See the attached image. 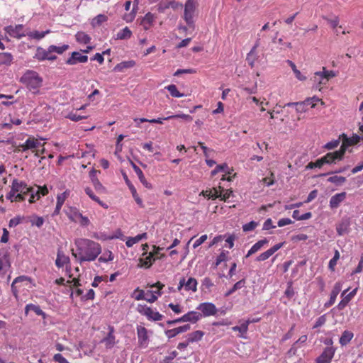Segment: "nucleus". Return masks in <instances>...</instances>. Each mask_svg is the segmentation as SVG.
Wrapping results in <instances>:
<instances>
[{"label": "nucleus", "instance_id": "f3484780", "mask_svg": "<svg viewBox=\"0 0 363 363\" xmlns=\"http://www.w3.org/2000/svg\"><path fill=\"white\" fill-rule=\"evenodd\" d=\"M268 240L264 238L263 240H261L258 242H257L255 244L252 245V247L250 249V250L247 252L245 257H249L250 255L256 253L257 251H259L264 245H267L268 243Z\"/></svg>", "mask_w": 363, "mask_h": 363}, {"label": "nucleus", "instance_id": "5701e85b", "mask_svg": "<svg viewBox=\"0 0 363 363\" xmlns=\"http://www.w3.org/2000/svg\"><path fill=\"white\" fill-rule=\"evenodd\" d=\"M147 235L146 233H142V234H139L135 237H130L129 238L125 244L128 247H132L134 244L138 242L139 241H140L141 240L143 239H147Z\"/></svg>", "mask_w": 363, "mask_h": 363}, {"label": "nucleus", "instance_id": "7ed1b4c3", "mask_svg": "<svg viewBox=\"0 0 363 363\" xmlns=\"http://www.w3.org/2000/svg\"><path fill=\"white\" fill-rule=\"evenodd\" d=\"M196 0H187L185 3L184 19L190 28L194 29V16L196 10Z\"/></svg>", "mask_w": 363, "mask_h": 363}, {"label": "nucleus", "instance_id": "2f4dec72", "mask_svg": "<svg viewBox=\"0 0 363 363\" xmlns=\"http://www.w3.org/2000/svg\"><path fill=\"white\" fill-rule=\"evenodd\" d=\"M245 280L244 279L238 281V282H236L234 286L229 290L225 294V297H228L229 296H230L231 294H233L235 291L238 290V289H242V287L245 286Z\"/></svg>", "mask_w": 363, "mask_h": 363}, {"label": "nucleus", "instance_id": "8fccbe9b", "mask_svg": "<svg viewBox=\"0 0 363 363\" xmlns=\"http://www.w3.org/2000/svg\"><path fill=\"white\" fill-rule=\"evenodd\" d=\"M113 259V255L109 250L105 251L103 255L99 258V261L101 262H107Z\"/></svg>", "mask_w": 363, "mask_h": 363}, {"label": "nucleus", "instance_id": "de8ad7c7", "mask_svg": "<svg viewBox=\"0 0 363 363\" xmlns=\"http://www.w3.org/2000/svg\"><path fill=\"white\" fill-rule=\"evenodd\" d=\"M328 181L329 182L333 183L336 185H341L346 181V179H345V177H342V176L335 175V176L330 177L328 179Z\"/></svg>", "mask_w": 363, "mask_h": 363}, {"label": "nucleus", "instance_id": "39448f33", "mask_svg": "<svg viewBox=\"0 0 363 363\" xmlns=\"http://www.w3.org/2000/svg\"><path fill=\"white\" fill-rule=\"evenodd\" d=\"M4 30L11 37L18 39L27 35V33L23 30V26L21 24L15 26H9L4 28Z\"/></svg>", "mask_w": 363, "mask_h": 363}, {"label": "nucleus", "instance_id": "4468645a", "mask_svg": "<svg viewBox=\"0 0 363 363\" xmlns=\"http://www.w3.org/2000/svg\"><path fill=\"white\" fill-rule=\"evenodd\" d=\"M190 328H191L190 325L186 324L184 325H182V326H180V327H178V328H176L174 329L167 330L165 332V334L168 338H172V337H175L177 335H178L179 333L186 332L187 330H190Z\"/></svg>", "mask_w": 363, "mask_h": 363}, {"label": "nucleus", "instance_id": "c756f323", "mask_svg": "<svg viewBox=\"0 0 363 363\" xmlns=\"http://www.w3.org/2000/svg\"><path fill=\"white\" fill-rule=\"evenodd\" d=\"M27 279V277H25V276H21V277H16L13 281V283L11 284V291L13 294V296H15V298L17 299L18 296V291L17 289V287L16 286V284L19 283V282H21V281H23Z\"/></svg>", "mask_w": 363, "mask_h": 363}, {"label": "nucleus", "instance_id": "b1692460", "mask_svg": "<svg viewBox=\"0 0 363 363\" xmlns=\"http://www.w3.org/2000/svg\"><path fill=\"white\" fill-rule=\"evenodd\" d=\"M135 65V62L133 60L130 61H124L118 65H116L113 69L116 72H123L125 69H128L133 67Z\"/></svg>", "mask_w": 363, "mask_h": 363}, {"label": "nucleus", "instance_id": "58836bf2", "mask_svg": "<svg viewBox=\"0 0 363 363\" xmlns=\"http://www.w3.org/2000/svg\"><path fill=\"white\" fill-rule=\"evenodd\" d=\"M314 82L318 83V85L316 86V88L320 90V86L321 84H326L328 82H326V79L323 78V75L322 74V72H316L315 73L314 76Z\"/></svg>", "mask_w": 363, "mask_h": 363}, {"label": "nucleus", "instance_id": "e433bc0d", "mask_svg": "<svg viewBox=\"0 0 363 363\" xmlns=\"http://www.w3.org/2000/svg\"><path fill=\"white\" fill-rule=\"evenodd\" d=\"M186 291H192L196 292L197 290V281L194 278L190 277L185 284Z\"/></svg>", "mask_w": 363, "mask_h": 363}, {"label": "nucleus", "instance_id": "79ce46f5", "mask_svg": "<svg viewBox=\"0 0 363 363\" xmlns=\"http://www.w3.org/2000/svg\"><path fill=\"white\" fill-rule=\"evenodd\" d=\"M108 20L106 16L104 14H99L95 18L92 19L91 25L94 27L100 26L102 23L106 22Z\"/></svg>", "mask_w": 363, "mask_h": 363}, {"label": "nucleus", "instance_id": "4d7b16f0", "mask_svg": "<svg viewBox=\"0 0 363 363\" xmlns=\"http://www.w3.org/2000/svg\"><path fill=\"white\" fill-rule=\"evenodd\" d=\"M258 225V223L255 221H251L248 223L245 224L242 226V230L245 232H249L253 230Z\"/></svg>", "mask_w": 363, "mask_h": 363}, {"label": "nucleus", "instance_id": "f257e3e1", "mask_svg": "<svg viewBox=\"0 0 363 363\" xmlns=\"http://www.w3.org/2000/svg\"><path fill=\"white\" fill-rule=\"evenodd\" d=\"M76 251L72 250V255L79 264L94 261L101 253L99 243L86 238H77L74 240Z\"/></svg>", "mask_w": 363, "mask_h": 363}, {"label": "nucleus", "instance_id": "bb28decb", "mask_svg": "<svg viewBox=\"0 0 363 363\" xmlns=\"http://www.w3.org/2000/svg\"><path fill=\"white\" fill-rule=\"evenodd\" d=\"M29 311H33L36 315L45 316V313L40 309L38 306L34 304H28L25 308V313L28 314Z\"/></svg>", "mask_w": 363, "mask_h": 363}, {"label": "nucleus", "instance_id": "473e14b6", "mask_svg": "<svg viewBox=\"0 0 363 363\" xmlns=\"http://www.w3.org/2000/svg\"><path fill=\"white\" fill-rule=\"evenodd\" d=\"M13 60V56L9 52L0 53V65H10Z\"/></svg>", "mask_w": 363, "mask_h": 363}, {"label": "nucleus", "instance_id": "ea45409f", "mask_svg": "<svg viewBox=\"0 0 363 363\" xmlns=\"http://www.w3.org/2000/svg\"><path fill=\"white\" fill-rule=\"evenodd\" d=\"M312 214L311 212L306 213L304 214H300L299 211L295 210L293 212L292 216L294 219L297 220H303L309 219L311 217Z\"/></svg>", "mask_w": 363, "mask_h": 363}, {"label": "nucleus", "instance_id": "6e6552de", "mask_svg": "<svg viewBox=\"0 0 363 363\" xmlns=\"http://www.w3.org/2000/svg\"><path fill=\"white\" fill-rule=\"evenodd\" d=\"M197 309L201 311L204 316L214 315L217 313L216 306L213 303L208 302L199 304Z\"/></svg>", "mask_w": 363, "mask_h": 363}, {"label": "nucleus", "instance_id": "1a4fd4ad", "mask_svg": "<svg viewBox=\"0 0 363 363\" xmlns=\"http://www.w3.org/2000/svg\"><path fill=\"white\" fill-rule=\"evenodd\" d=\"M340 138L342 139V144L340 149L344 150V153H345L349 146L357 144L360 140V137L357 135H354L352 137L348 138L345 134H342Z\"/></svg>", "mask_w": 363, "mask_h": 363}, {"label": "nucleus", "instance_id": "20e7f679", "mask_svg": "<svg viewBox=\"0 0 363 363\" xmlns=\"http://www.w3.org/2000/svg\"><path fill=\"white\" fill-rule=\"evenodd\" d=\"M137 311L140 314L145 315L148 320H160L163 318L162 314L157 311H153L146 305L138 304L137 306Z\"/></svg>", "mask_w": 363, "mask_h": 363}, {"label": "nucleus", "instance_id": "aec40b11", "mask_svg": "<svg viewBox=\"0 0 363 363\" xmlns=\"http://www.w3.org/2000/svg\"><path fill=\"white\" fill-rule=\"evenodd\" d=\"M35 57L38 60H40V61L45 60H55L57 58V57H48L47 50H45L41 48H38L37 49Z\"/></svg>", "mask_w": 363, "mask_h": 363}, {"label": "nucleus", "instance_id": "cd10ccee", "mask_svg": "<svg viewBox=\"0 0 363 363\" xmlns=\"http://www.w3.org/2000/svg\"><path fill=\"white\" fill-rule=\"evenodd\" d=\"M85 193L89 196L91 199L93 201L97 202L101 206H102L104 208H108V205L104 203L103 201H101L99 197H97L93 192V191L89 188L86 187L85 189Z\"/></svg>", "mask_w": 363, "mask_h": 363}, {"label": "nucleus", "instance_id": "9d476101", "mask_svg": "<svg viewBox=\"0 0 363 363\" xmlns=\"http://www.w3.org/2000/svg\"><path fill=\"white\" fill-rule=\"evenodd\" d=\"M87 60L88 57L86 55H82L79 52H73L71 57L67 60L66 63L67 65H76L77 62L85 63Z\"/></svg>", "mask_w": 363, "mask_h": 363}, {"label": "nucleus", "instance_id": "c85d7f7f", "mask_svg": "<svg viewBox=\"0 0 363 363\" xmlns=\"http://www.w3.org/2000/svg\"><path fill=\"white\" fill-rule=\"evenodd\" d=\"M155 261V259L153 258V254L152 252H150L148 255L146 256L145 258H141L140 259V267H144L146 268L150 267L152 262Z\"/></svg>", "mask_w": 363, "mask_h": 363}, {"label": "nucleus", "instance_id": "412c9836", "mask_svg": "<svg viewBox=\"0 0 363 363\" xmlns=\"http://www.w3.org/2000/svg\"><path fill=\"white\" fill-rule=\"evenodd\" d=\"M11 189L16 194L23 193L26 189V184L23 182H19L18 179H13L11 184Z\"/></svg>", "mask_w": 363, "mask_h": 363}, {"label": "nucleus", "instance_id": "dca6fc26", "mask_svg": "<svg viewBox=\"0 0 363 363\" xmlns=\"http://www.w3.org/2000/svg\"><path fill=\"white\" fill-rule=\"evenodd\" d=\"M96 171L93 170L90 172V177L95 189L99 193L104 194L106 192V188L102 185L99 180L95 177Z\"/></svg>", "mask_w": 363, "mask_h": 363}, {"label": "nucleus", "instance_id": "680f3d73", "mask_svg": "<svg viewBox=\"0 0 363 363\" xmlns=\"http://www.w3.org/2000/svg\"><path fill=\"white\" fill-rule=\"evenodd\" d=\"M67 118L70 119L72 121H79L82 119H85L87 118L86 116H80L77 114L76 113H70L67 116Z\"/></svg>", "mask_w": 363, "mask_h": 363}, {"label": "nucleus", "instance_id": "e2e57ef3", "mask_svg": "<svg viewBox=\"0 0 363 363\" xmlns=\"http://www.w3.org/2000/svg\"><path fill=\"white\" fill-rule=\"evenodd\" d=\"M272 255V252L269 251V250L261 253L257 257V261L261 262L267 260L268 258H269Z\"/></svg>", "mask_w": 363, "mask_h": 363}, {"label": "nucleus", "instance_id": "a211bd4d", "mask_svg": "<svg viewBox=\"0 0 363 363\" xmlns=\"http://www.w3.org/2000/svg\"><path fill=\"white\" fill-rule=\"evenodd\" d=\"M8 265L7 253L4 249L0 250V275L5 273L6 267Z\"/></svg>", "mask_w": 363, "mask_h": 363}, {"label": "nucleus", "instance_id": "13d9d810", "mask_svg": "<svg viewBox=\"0 0 363 363\" xmlns=\"http://www.w3.org/2000/svg\"><path fill=\"white\" fill-rule=\"evenodd\" d=\"M228 251H223L217 257L216 262V266L219 265L221 262H225L228 259Z\"/></svg>", "mask_w": 363, "mask_h": 363}, {"label": "nucleus", "instance_id": "bf43d9fd", "mask_svg": "<svg viewBox=\"0 0 363 363\" xmlns=\"http://www.w3.org/2000/svg\"><path fill=\"white\" fill-rule=\"evenodd\" d=\"M232 329L233 331H239L240 333L245 334L247 333L248 327L246 323L243 322L240 324V325L234 326Z\"/></svg>", "mask_w": 363, "mask_h": 363}, {"label": "nucleus", "instance_id": "6e6d98bb", "mask_svg": "<svg viewBox=\"0 0 363 363\" xmlns=\"http://www.w3.org/2000/svg\"><path fill=\"white\" fill-rule=\"evenodd\" d=\"M322 74L323 75V78L326 79V82H328V80L331 78H333L335 77V72L332 70H327L325 67H323Z\"/></svg>", "mask_w": 363, "mask_h": 363}, {"label": "nucleus", "instance_id": "ddd939ff", "mask_svg": "<svg viewBox=\"0 0 363 363\" xmlns=\"http://www.w3.org/2000/svg\"><path fill=\"white\" fill-rule=\"evenodd\" d=\"M350 222L348 218H343L336 226V230L339 235H343L348 233Z\"/></svg>", "mask_w": 363, "mask_h": 363}, {"label": "nucleus", "instance_id": "a18cd8bd", "mask_svg": "<svg viewBox=\"0 0 363 363\" xmlns=\"http://www.w3.org/2000/svg\"><path fill=\"white\" fill-rule=\"evenodd\" d=\"M287 63H288V64L290 65V67H291V69H292V70H293L294 73V74H295V75H296V77L298 79H299V80H301V81H303V80H305V79H306V77H303V76L301 74V72H300L298 69H297L296 65H295L292 61H291V60H287Z\"/></svg>", "mask_w": 363, "mask_h": 363}, {"label": "nucleus", "instance_id": "2eb2a0df", "mask_svg": "<svg viewBox=\"0 0 363 363\" xmlns=\"http://www.w3.org/2000/svg\"><path fill=\"white\" fill-rule=\"evenodd\" d=\"M131 162V165L135 171V172L136 173V174L138 175V179L140 180V182L147 189H151L152 188V185L147 182V181L146 180L142 170L135 164L133 163V162Z\"/></svg>", "mask_w": 363, "mask_h": 363}, {"label": "nucleus", "instance_id": "603ef678", "mask_svg": "<svg viewBox=\"0 0 363 363\" xmlns=\"http://www.w3.org/2000/svg\"><path fill=\"white\" fill-rule=\"evenodd\" d=\"M340 258V253L337 250H335L333 257L330 260L328 267L331 270H334L337 262Z\"/></svg>", "mask_w": 363, "mask_h": 363}, {"label": "nucleus", "instance_id": "7c9ffc66", "mask_svg": "<svg viewBox=\"0 0 363 363\" xmlns=\"http://www.w3.org/2000/svg\"><path fill=\"white\" fill-rule=\"evenodd\" d=\"M203 333L201 330H196L187 335L189 342H194L200 340L203 336Z\"/></svg>", "mask_w": 363, "mask_h": 363}, {"label": "nucleus", "instance_id": "423d86ee", "mask_svg": "<svg viewBox=\"0 0 363 363\" xmlns=\"http://www.w3.org/2000/svg\"><path fill=\"white\" fill-rule=\"evenodd\" d=\"M344 150L340 149L337 151L333 152H329L325 156L322 157L325 164L335 163L336 161H340L344 156Z\"/></svg>", "mask_w": 363, "mask_h": 363}, {"label": "nucleus", "instance_id": "9b49d317", "mask_svg": "<svg viewBox=\"0 0 363 363\" xmlns=\"http://www.w3.org/2000/svg\"><path fill=\"white\" fill-rule=\"evenodd\" d=\"M346 198V193L341 192L336 194L330 198V207L332 209L337 208L340 203H342Z\"/></svg>", "mask_w": 363, "mask_h": 363}, {"label": "nucleus", "instance_id": "393cba45", "mask_svg": "<svg viewBox=\"0 0 363 363\" xmlns=\"http://www.w3.org/2000/svg\"><path fill=\"white\" fill-rule=\"evenodd\" d=\"M353 336L354 335L352 332L349 330H345L340 338V344L342 346L346 345L351 341Z\"/></svg>", "mask_w": 363, "mask_h": 363}, {"label": "nucleus", "instance_id": "f03ea898", "mask_svg": "<svg viewBox=\"0 0 363 363\" xmlns=\"http://www.w3.org/2000/svg\"><path fill=\"white\" fill-rule=\"evenodd\" d=\"M20 82L33 94H38L42 86L43 79L33 70H27L20 79Z\"/></svg>", "mask_w": 363, "mask_h": 363}, {"label": "nucleus", "instance_id": "a878e982", "mask_svg": "<svg viewBox=\"0 0 363 363\" xmlns=\"http://www.w3.org/2000/svg\"><path fill=\"white\" fill-rule=\"evenodd\" d=\"M201 315L196 311H190L184 314L186 322L196 323L201 318Z\"/></svg>", "mask_w": 363, "mask_h": 363}, {"label": "nucleus", "instance_id": "052dcab7", "mask_svg": "<svg viewBox=\"0 0 363 363\" xmlns=\"http://www.w3.org/2000/svg\"><path fill=\"white\" fill-rule=\"evenodd\" d=\"M228 169V167L226 164L218 165L216 167V169L211 172V174L213 176V175H216L218 172H222V171H224L226 173H230L229 171H227Z\"/></svg>", "mask_w": 363, "mask_h": 363}, {"label": "nucleus", "instance_id": "864d4df0", "mask_svg": "<svg viewBox=\"0 0 363 363\" xmlns=\"http://www.w3.org/2000/svg\"><path fill=\"white\" fill-rule=\"evenodd\" d=\"M130 189L131 191L132 195L135 201V202L140 206L143 207V201L142 199L138 196L136 189L133 186H129Z\"/></svg>", "mask_w": 363, "mask_h": 363}, {"label": "nucleus", "instance_id": "3c124183", "mask_svg": "<svg viewBox=\"0 0 363 363\" xmlns=\"http://www.w3.org/2000/svg\"><path fill=\"white\" fill-rule=\"evenodd\" d=\"M134 121L135 122H140V123H144V122H149L150 123H160V124H162L163 123V121H165L163 118H158L157 119H151V120H149V119H146L145 118H135Z\"/></svg>", "mask_w": 363, "mask_h": 363}, {"label": "nucleus", "instance_id": "0eeeda50", "mask_svg": "<svg viewBox=\"0 0 363 363\" xmlns=\"http://www.w3.org/2000/svg\"><path fill=\"white\" fill-rule=\"evenodd\" d=\"M335 354V349L331 347H326L322 354L316 359V363H330Z\"/></svg>", "mask_w": 363, "mask_h": 363}, {"label": "nucleus", "instance_id": "49530a36", "mask_svg": "<svg viewBox=\"0 0 363 363\" xmlns=\"http://www.w3.org/2000/svg\"><path fill=\"white\" fill-rule=\"evenodd\" d=\"M174 97H182L184 94L180 93L174 84H171L165 87Z\"/></svg>", "mask_w": 363, "mask_h": 363}, {"label": "nucleus", "instance_id": "c03bdc74", "mask_svg": "<svg viewBox=\"0 0 363 363\" xmlns=\"http://www.w3.org/2000/svg\"><path fill=\"white\" fill-rule=\"evenodd\" d=\"M287 106H295L296 110L299 113L306 112L308 109L306 108V106L303 103V101L301 102H294V103H288L286 104Z\"/></svg>", "mask_w": 363, "mask_h": 363}, {"label": "nucleus", "instance_id": "6ab92c4d", "mask_svg": "<svg viewBox=\"0 0 363 363\" xmlns=\"http://www.w3.org/2000/svg\"><path fill=\"white\" fill-rule=\"evenodd\" d=\"M69 262L68 256L65 255L61 250H58L55 264L58 268L63 267L64 265Z\"/></svg>", "mask_w": 363, "mask_h": 363}, {"label": "nucleus", "instance_id": "f8f14e48", "mask_svg": "<svg viewBox=\"0 0 363 363\" xmlns=\"http://www.w3.org/2000/svg\"><path fill=\"white\" fill-rule=\"evenodd\" d=\"M341 289L342 284L340 282H337L331 291L330 300L325 304V307H330L334 304L336 298Z\"/></svg>", "mask_w": 363, "mask_h": 363}, {"label": "nucleus", "instance_id": "c9c22d12", "mask_svg": "<svg viewBox=\"0 0 363 363\" xmlns=\"http://www.w3.org/2000/svg\"><path fill=\"white\" fill-rule=\"evenodd\" d=\"M131 30L128 27H125L123 29L121 30L119 32H118L116 35V38L120 40L128 39L131 37Z\"/></svg>", "mask_w": 363, "mask_h": 363}, {"label": "nucleus", "instance_id": "09e8293b", "mask_svg": "<svg viewBox=\"0 0 363 363\" xmlns=\"http://www.w3.org/2000/svg\"><path fill=\"white\" fill-rule=\"evenodd\" d=\"M49 33V30H46L45 32H39V31H32L27 33V35L30 38H34V39H42L45 37V35Z\"/></svg>", "mask_w": 363, "mask_h": 363}, {"label": "nucleus", "instance_id": "72a5a7b5", "mask_svg": "<svg viewBox=\"0 0 363 363\" xmlns=\"http://www.w3.org/2000/svg\"><path fill=\"white\" fill-rule=\"evenodd\" d=\"M154 21V16L151 13H147L141 21V24L145 30H147Z\"/></svg>", "mask_w": 363, "mask_h": 363}, {"label": "nucleus", "instance_id": "4be33fe9", "mask_svg": "<svg viewBox=\"0 0 363 363\" xmlns=\"http://www.w3.org/2000/svg\"><path fill=\"white\" fill-rule=\"evenodd\" d=\"M110 331L108 335L103 339L102 342L105 343L106 346L108 348L112 347L115 345V337L113 335V328H109Z\"/></svg>", "mask_w": 363, "mask_h": 363}, {"label": "nucleus", "instance_id": "69168bd1", "mask_svg": "<svg viewBox=\"0 0 363 363\" xmlns=\"http://www.w3.org/2000/svg\"><path fill=\"white\" fill-rule=\"evenodd\" d=\"M340 144V139L335 140L326 143L324 146L325 149L333 150L336 148Z\"/></svg>", "mask_w": 363, "mask_h": 363}, {"label": "nucleus", "instance_id": "4c0bfd02", "mask_svg": "<svg viewBox=\"0 0 363 363\" xmlns=\"http://www.w3.org/2000/svg\"><path fill=\"white\" fill-rule=\"evenodd\" d=\"M25 143L26 148H28L29 150L35 149L40 145V143L33 137H29Z\"/></svg>", "mask_w": 363, "mask_h": 363}, {"label": "nucleus", "instance_id": "f704fd0d", "mask_svg": "<svg viewBox=\"0 0 363 363\" xmlns=\"http://www.w3.org/2000/svg\"><path fill=\"white\" fill-rule=\"evenodd\" d=\"M76 40L79 43L87 44L90 42L91 38L84 32H78L76 35Z\"/></svg>", "mask_w": 363, "mask_h": 363}, {"label": "nucleus", "instance_id": "774afa93", "mask_svg": "<svg viewBox=\"0 0 363 363\" xmlns=\"http://www.w3.org/2000/svg\"><path fill=\"white\" fill-rule=\"evenodd\" d=\"M53 359L58 363H69L61 354H55Z\"/></svg>", "mask_w": 363, "mask_h": 363}, {"label": "nucleus", "instance_id": "338daca9", "mask_svg": "<svg viewBox=\"0 0 363 363\" xmlns=\"http://www.w3.org/2000/svg\"><path fill=\"white\" fill-rule=\"evenodd\" d=\"M177 355V351L172 352L169 356L165 357L161 363H170V362L174 359Z\"/></svg>", "mask_w": 363, "mask_h": 363}, {"label": "nucleus", "instance_id": "5fc2aeb1", "mask_svg": "<svg viewBox=\"0 0 363 363\" xmlns=\"http://www.w3.org/2000/svg\"><path fill=\"white\" fill-rule=\"evenodd\" d=\"M157 300V296L153 293V291L148 290L146 291L145 301L149 303H154Z\"/></svg>", "mask_w": 363, "mask_h": 363}, {"label": "nucleus", "instance_id": "0e129e2a", "mask_svg": "<svg viewBox=\"0 0 363 363\" xmlns=\"http://www.w3.org/2000/svg\"><path fill=\"white\" fill-rule=\"evenodd\" d=\"M68 195L69 192L67 191L60 194H58L57 196V203L62 206Z\"/></svg>", "mask_w": 363, "mask_h": 363}, {"label": "nucleus", "instance_id": "37998d69", "mask_svg": "<svg viewBox=\"0 0 363 363\" xmlns=\"http://www.w3.org/2000/svg\"><path fill=\"white\" fill-rule=\"evenodd\" d=\"M69 48L68 45H63L62 46L50 45L48 47L49 52H56L57 54H62Z\"/></svg>", "mask_w": 363, "mask_h": 363}, {"label": "nucleus", "instance_id": "a19ab883", "mask_svg": "<svg viewBox=\"0 0 363 363\" xmlns=\"http://www.w3.org/2000/svg\"><path fill=\"white\" fill-rule=\"evenodd\" d=\"M348 289L345 290L341 294V296L343 298L337 305V308L339 310H342L343 308H345L346 306L348 304V303L351 301L350 297H347V295H345Z\"/></svg>", "mask_w": 363, "mask_h": 363}]
</instances>
